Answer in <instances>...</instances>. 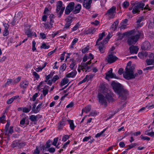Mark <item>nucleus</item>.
I'll return each instance as SVG.
<instances>
[{
  "label": "nucleus",
  "instance_id": "f257e3e1",
  "mask_svg": "<svg viewBox=\"0 0 154 154\" xmlns=\"http://www.w3.org/2000/svg\"><path fill=\"white\" fill-rule=\"evenodd\" d=\"M102 93L105 96V97L101 94H99L98 95L99 102L105 106H107V101L109 102L113 101V93L109 89L106 87L102 88Z\"/></svg>",
  "mask_w": 154,
  "mask_h": 154
},
{
  "label": "nucleus",
  "instance_id": "f03ea898",
  "mask_svg": "<svg viewBox=\"0 0 154 154\" xmlns=\"http://www.w3.org/2000/svg\"><path fill=\"white\" fill-rule=\"evenodd\" d=\"M111 85L114 91L121 97L122 101H125L128 94V91L124 89L121 84L114 81L112 82Z\"/></svg>",
  "mask_w": 154,
  "mask_h": 154
},
{
  "label": "nucleus",
  "instance_id": "7ed1b4c3",
  "mask_svg": "<svg viewBox=\"0 0 154 154\" xmlns=\"http://www.w3.org/2000/svg\"><path fill=\"white\" fill-rule=\"evenodd\" d=\"M133 33L134 35L129 36L127 39V43L129 45H134L138 41L140 37H143V33L142 31H135Z\"/></svg>",
  "mask_w": 154,
  "mask_h": 154
},
{
  "label": "nucleus",
  "instance_id": "20e7f679",
  "mask_svg": "<svg viewBox=\"0 0 154 154\" xmlns=\"http://www.w3.org/2000/svg\"><path fill=\"white\" fill-rule=\"evenodd\" d=\"M134 68L130 67L129 68H126L125 71L123 74V76L124 78L127 80L133 79L138 75V73L134 74L133 70Z\"/></svg>",
  "mask_w": 154,
  "mask_h": 154
},
{
  "label": "nucleus",
  "instance_id": "39448f33",
  "mask_svg": "<svg viewBox=\"0 0 154 154\" xmlns=\"http://www.w3.org/2000/svg\"><path fill=\"white\" fill-rule=\"evenodd\" d=\"M132 4L134 6L132 12L133 14L139 13L140 10H143L145 5L142 2H135L132 3Z\"/></svg>",
  "mask_w": 154,
  "mask_h": 154
},
{
  "label": "nucleus",
  "instance_id": "423d86ee",
  "mask_svg": "<svg viewBox=\"0 0 154 154\" xmlns=\"http://www.w3.org/2000/svg\"><path fill=\"white\" fill-rule=\"evenodd\" d=\"M110 38L109 36L108 35L106 38L104 39L103 41L100 42V45L98 47V48L100 52L101 53H103L105 49L104 45L106 44Z\"/></svg>",
  "mask_w": 154,
  "mask_h": 154
},
{
  "label": "nucleus",
  "instance_id": "0eeeda50",
  "mask_svg": "<svg viewBox=\"0 0 154 154\" xmlns=\"http://www.w3.org/2000/svg\"><path fill=\"white\" fill-rule=\"evenodd\" d=\"M116 7L114 6H112L107 11L106 14L109 18H113L116 13Z\"/></svg>",
  "mask_w": 154,
  "mask_h": 154
},
{
  "label": "nucleus",
  "instance_id": "6e6552de",
  "mask_svg": "<svg viewBox=\"0 0 154 154\" xmlns=\"http://www.w3.org/2000/svg\"><path fill=\"white\" fill-rule=\"evenodd\" d=\"M118 58L112 54L108 55L106 58V60L108 63H111L115 62Z\"/></svg>",
  "mask_w": 154,
  "mask_h": 154
},
{
  "label": "nucleus",
  "instance_id": "1a4fd4ad",
  "mask_svg": "<svg viewBox=\"0 0 154 154\" xmlns=\"http://www.w3.org/2000/svg\"><path fill=\"white\" fill-rule=\"evenodd\" d=\"M134 32V30H131L128 32H126L123 33H121L120 32H118L117 33V35L118 37L117 38L118 40H122L125 35H131Z\"/></svg>",
  "mask_w": 154,
  "mask_h": 154
},
{
  "label": "nucleus",
  "instance_id": "9d476101",
  "mask_svg": "<svg viewBox=\"0 0 154 154\" xmlns=\"http://www.w3.org/2000/svg\"><path fill=\"white\" fill-rule=\"evenodd\" d=\"M74 5V3L73 2H70L68 4L65 10V14H69L73 10Z\"/></svg>",
  "mask_w": 154,
  "mask_h": 154
},
{
  "label": "nucleus",
  "instance_id": "9b49d317",
  "mask_svg": "<svg viewBox=\"0 0 154 154\" xmlns=\"http://www.w3.org/2000/svg\"><path fill=\"white\" fill-rule=\"evenodd\" d=\"M42 117V116L39 114L36 116L32 115L29 116V119L31 121L34 122V124L35 125L38 120Z\"/></svg>",
  "mask_w": 154,
  "mask_h": 154
},
{
  "label": "nucleus",
  "instance_id": "f8f14e48",
  "mask_svg": "<svg viewBox=\"0 0 154 154\" xmlns=\"http://www.w3.org/2000/svg\"><path fill=\"white\" fill-rule=\"evenodd\" d=\"M141 48L143 50H148L151 48V45L149 42L145 41L143 43Z\"/></svg>",
  "mask_w": 154,
  "mask_h": 154
},
{
  "label": "nucleus",
  "instance_id": "ddd939ff",
  "mask_svg": "<svg viewBox=\"0 0 154 154\" xmlns=\"http://www.w3.org/2000/svg\"><path fill=\"white\" fill-rule=\"evenodd\" d=\"M106 77L111 78L117 79L116 75L112 73V69L111 68L110 70L108 71L107 73H105Z\"/></svg>",
  "mask_w": 154,
  "mask_h": 154
},
{
  "label": "nucleus",
  "instance_id": "4468645a",
  "mask_svg": "<svg viewBox=\"0 0 154 154\" xmlns=\"http://www.w3.org/2000/svg\"><path fill=\"white\" fill-rule=\"evenodd\" d=\"M91 0H84L83 6L86 9H89L91 7Z\"/></svg>",
  "mask_w": 154,
  "mask_h": 154
},
{
  "label": "nucleus",
  "instance_id": "2eb2a0df",
  "mask_svg": "<svg viewBox=\"0 0 154 154\" xmlns=\"http://www.w3.org/2000/svg\"><path fill=\"white\" fill-rule=\"evenodd\" d=\"M139 48L137 46H132L129 48L130 52L131 54L137 53Z\"/></svg>",
  "mask_w": 154,
  "mask_h": 154
},
{
  "label": "nucleus",
  "instance_id": "dca6fc26",
  "mask_svg": "<svg viewBox=\"0 0 154 154\" xmlns=\"http://www.w3.org/2000/svg\"><path fill=\"white\" fill-rule=\"evenodd\" d=\"M72 18L70 17H69L66 19V23L65 25L64 28L68 29L70 26L72 22Z\"/></svg>",
  "mask_w": 154,
  "mask_h": 154
},
{
  "label": "nucleus",
  "instance_id": "f3484780",
  "mask_svg": "<svg viewBox=\"0 0 154 154\" xmlns=\"http://www.w3.org/2000/svg\"><path fill=\"white\" fill-rule=\"evenodd\" d=\"M23 143H20L18 140H15L13 142L11 146L13 148L15 147L16 146H18L20 147H21L22 146Z\"/></svg>",
  "mask_w": 154,
  "mask_h": 154
},
{
  "label": "nucleus",
  "instance_id": "a211bd4d",
  "mask_svg": "<svg viewBox=\"0 0 154 154\" xmlns=\"http://www.w3.org/2000/svg\"><path fill=\"white\" fill-rule=\"evenodd\" d=\"M28 85L29 82L27 81L24 80L20 82V86L21 88L25 89L27 87Z\"/></svg>",
  "mask_w": 154,
  "mask_h": 154
},
{
  "label": "nucleus",
  "instance_id": "6ab92c4d",
  "mask_svg": "<svg viewBox=\"0 0 154 154\" xmlns=\"http://www.w3.org/2000/svg\"><path fill=\"white\" fill-rule=\"evenodd\" d=\"M81 5L78 4L75 7V10H73V12L75 14H76L79 12L81 8Z\"/></svg>",
  "mask_w": 154,
  "mask_h": 154
},
{
  "label": "nucleus",
  "instance_id": "aec40b11",
  "mask_svg": "<svg viewBox=\"0 0 154 154\" xmlns=\"http://www.w3.org/2000/svg\"><path fill=\"white\" fill-rule=\"evenodd\" d=\"M105 36V32H103L102 33H100L99 34L98 36L99 38L97 40L96 42V44L95 45H100V43H98V42L101 41L103 38V37Z\"/></svg>",
  "mask_w": 154,
  "mask_h": 154
},
{
  "label": "nucleus",
  "instance_id": "412c9836",
  "mask_svg": "<svg viewBox=\"0 0 154 154\" xmlns=\"http://www.w3.org/2000/svg\"><path fill=\"white\" fill-rule=\"evenodd\" d=\"M77 71L75 70H73L71 72H70L66 75V77L67 78H72L75 77L77 74Z\"/></svg>",
  "mask_w": 154,
  "mask_h": 154
},
{
  "label": "nucleus",
  "instance_id": "4be33fe9",
  "mask_svg": "<svg viewBox=\"0 0 154 154\" xmlns=\"http://www.w3.org/2000/svg\"><path fill=\"white\" fill-rule=\"evenodd\" d=\"M119 23V20H116L113 23V24L111 25L110 29L113 31L116 29L117 27L118 24Z\"/></svg>",
  "mask_w": 154,
  "mask_h": 154
},
{
  "label": "nucleus",
  "instance_id": "5701e85b",
  "mask_svg": "<svg viewBox=\"0 0 154 154\" xmlns=\"http://www.w3.org/2000/svg\"><path fill=\"white\" fill-rule=\"evenodd\" d=\"M18 97H19V96H14L7 100L6 103L8 104H10L13 102L14 100L18 98Z\"/></svg>",
  "mask_w": 154,
  "mask_h": 154
},
{
  "label": "nucleus",
  "instance_id": "b1692460",
  "mask_svg": "<svg viewBox=\"0 0 154 154\" xmlns=\"http://www.w3.org/2000/svg\"><path fill=\"white\" fill-rule=\"evenodd\" d=\"M65 120L64 119H63L60 122L59 125L58 126V129H62L63 127L65 125Z\"/></svg>",
  "mask_w": 154,
  "mask_h": 154
},
{
  "label": "nucleus",
  "instance_id": "393cba45",
  "mask_svg": "<svg viewBox=\"0 0 154 154\" xmlns=\"http://www.w3.org/2000/svg\"><path fill=\"white\" fill-rule=\"evenodd\" d=\"M25 33L27 35L28 37H31L33 36V32H32L29 29L25 30Z\"/></svg>",
  "mask_w": 154,
  "mask_h": 154
},
{
  "label": "nucleus",
  "instance_id": "a878e982",
  "mask_svg": "<svg viewBox=\"0 0 154 154\" xmlns=\"http://www.w3.org/2000/svg\"><path fill=\"white\" fill-rule=\"evenodd\" d=\"M69 81V80L67 78H64L60 82V85L63 86L67 84Z\"/></svg>",
  "mask_w": 154,
  "mask_h": 154
},
{
  "label": "nucleus",
  "instance_id": "bb28decb",
  "mask_svg": "<svg viewBox=\"0 0 154 154\" xmlns=\"http://www.w3.org/2000/svg\"><path fill=\"white\" fill-rule=\"evenodd\" d=\"M146 62L148 65H154V60L152 59H147L146 60Z\"/></svg>",
  "mask_w": 154,
  "mask_h": 154
},
{
  "label": "nucleus",
  "instance_id": "cd10ccee",
  "mask_svg": "<svg viewBox=\"0 0 154 154\" xmlns=\"http://www.w3.org/2000/svg\"><path fill=\"white\" fill-rule=\"evenodd\" d=\"M68 121L69 123V124L71 130H73L74 128V125L73 122V121L72 120H67Z\"/></svg>",
  "mask_w": 154,
  "mask_h": 154
},
{
  "label": "nucleus",
  "instance_id": "c85d7f7f",
  "mask_svg": "<svg viewBox=\"0 0 154 154\" xmlns=\"http://www.w3.org/2000/svg\"><path fill=\"white\" fill-rule=\"evenodd\" d=\"M96 31L95 29V28H93L92 29H89L88 30L86 31L85 32V33L86 34H93L94 32H95Z\"/></svg>",
  "mask_w": 154,
  "mask_h": 154
},
{
  "label": "nucleus",
  "instance_id": "c756f323",
  "mask_svg": "<svg viewBox=\"0 0 154 154\" xmlns=\"http://www.w3.org/2000/svg\"><path fill=\"white\" fill-rule=\"evenodd\" d=\"M42 104V103H41L38 105L35 109V113H37L39 112L41 108Z\"/></svg>",
  "mask_w": 154,
  "mask_h": 154
},
{
  "label": "nucleus",
  "instance_id": "7c9ffc66",
  "mask_svg": "<svg viewBox=\"0 0 154 154\" xmlns=\"http://www.w3.org/2000/svg\"><path fill=\"white\" fill-rule=\"evenodd\" d=\"M31 109V106L30 105L29 108L24 107L23 108V111L24 112L28 113Z\"/></svg>",
  "mask_w": 154,
  "mask_h": 154
},
{
  "label": "nucleus",
  "instance_id": "2f4dec72",
  "mask_svg": "<svg viewBox=\"0 0 154 154\" xmlns=\"http://www.w3.org/2000/svg\"><path fill=\"white\" fill-rule=\"evenodd\" d=\"M87 63H82L81 69H85L86 70L87 68L88 67Z\"/></svg>",
  "mask_w": 154,
  "mask_h": 154
},
{
  "label": "nucleus",
  "instance_id": "473e14b6",
  "mask_svg": "<svg viewBox=\"0 0 154 154\" xmlns=\"http://www.w3.org/2000/svg\"><path fill=\"white\" fill-rule=\"evenodd\" d=\"M91 109V105H88L85 107V112L86 113H87L90 111Z\"/></svg>",
  "mask_w": 154,
  "mask_h": 154
},
{
  "label": "nucleus",
  "instance_id": "72a5a7b5",
  "mask_svg": "<svg viewBox=\"0 0 154 154\" xmlns=\"http://www.w3.org/2000/svg\"><path fill=\"white\" fill-rule=\"evenodd\" d=\"M129 4L128 2H124L122 4L123 7L124 8H126L129 6Z\"/></svg>",
  "mask_w": 154,
  "mask_h": 154
},
{
  "label": "nucleus",
  "instance_id": "f704fd0d",
  "mask_svg": "<svg viewBox=\"0 0 154 154\" xmlns=\"http://www.w3.org/2000/svg\"><path fill=\"white\" fill-rule=\"evenodd\" d=\"M78 41V39L77 38H75L73 40L72 42L71 45L70 46L71 48H73V45L75 44Z\"/></svg>",
  "mask_w": 154,
  "mask_h": 154
},
{
  "label": "nucleus",
  "instance_id": "c9c22d12",
  "mask_svg": "<svg viewBox=\"0 0 154 154\" xmlns=\"http://www.w3.org/2000/svg\"><path fill=\"white\" fill-rule=\"evenodd\" d=\"M10 125V122L9 121H8L6 125H5V131L6 132V133H7L8 131V129Z\"/></svg>",
  "mask_w": 154,
  "mask_h": 154
},
{
  "label": "nucleus",
  "instance_id": "e433bc0d",
  "mask_svg": "<svg viewBox=\"0 0 154 154\" xmlns=\"http://www.w3.org/2000/svg\"><path fill=\"white\" fill-rule=\"evenodd\" d=\"M13 82V81L12 79H8L5 85V86L6 87L7 86L9 85L10 84L12 85V84Z\"/></svg>",
  "mask_w": 154,
  "mask_h": 154
},
{
  "label": "nucleus",
  "instance_id": "4c0bfd02",
  "mask_svg": "<svg viewBox=\"0 0 154 154\" xmlns=\"http://www.w3.org/2000/svg\"><path fill=\"white\" fill-rule=\"evenodd\" d=\"M64 9L65 8L63 7H61L60 11L58 14V17H60L61 14H63Z\"/></svg>",
  "mask_w": 154,
  "mask_h": 154
},
{
  "label": "nucleus",
  "instance_id": "58836bf2",
  "mask_svg": "<svg viewBox=\"0 0 154 154\" xmlns=\"http://www.w3.org/2000/svg\"><path fill=\"white\" fill-rule=\"evenodd\" d=\"M50 46L49 45H46V44L44 43H42V46H41V48L48 49L49 48Z\"/></svg>",
  "mask_w": 154,
  "mask_h": 154
},
{
  "label": "nucleus",
  "instance_id": "ea45409f",
  "mask_svg": "<svg viewBox=\"0 0 154 154\" xmlns=\"http://www.w3.org/2000/svg\"><path fill=\"white\" fill-rule=\"evenodd\" d=\"M66 65L65 63H63L60 68V70H61L62 71H64L66 69Z\"/></svg>",
  "mask_w": 154,
  "mask_h": 154
},
{
  "label": "nucleus",
  "instance_id": "a19ab883",
  "mask_svg": "<svg viewBox=\"0 0 154 154\" xmlns=\"http://www.w3.org/2000/svg\"><path fill=\"white\" fill-rule=\"evenodd\" d=\"M21 78L20 77H18L16 79L14 80L12 82V84L14 85L15 84L18 83L20 80Z\"/></svg>",
  "mask_w": 154,
  "mask_h": 154
},
{
  "label": "nucleus",
  "instance_id": "79ce46f5",
  "mask_svg": "<svg viewBox=\"0 0 154 154\" xmlns=\"http://www.w3.org/2000/svg\"><path fill=\"white\" fill-rule=\"evenodd\" d=\"M137 145V143H132L130 145H128L129 148L127 149L126 150H128L129 149H131Z\"/></svg>",
  "mask_w": 154,
  "mask_h": 154
},
{
  "label": "nucleus",
  "instance_id": "37998d69",
  "mask_svg": "<svg viewBox=\"0 0 154 154\" xmlns=\"http://www.w3.org/2000/svg\"><path fill=\"white\" fill-rule=\"evenodd\" d=\"M51 142V141L50 140H48V141L46 143V146L45 147V149L46 148H49L51 146V145L50 144V143Z\"/></svg>",
  "mask_w": 154,
  "mask_h": 154
},
{
  "label": "nucleus",
  "instance_id": "c03bdc74",
  "mask_svg": "<svg viewBox=\"0 0 154 154\" xmlns=\"http://www.w3.org/2000/svg\"><path fill=\"white\" fill-rule=\"evenodd\" d=\"M5 112L3 113V115L1 117H0V122H2L3 121L5 120Z\"/></svg>",
  "mask_w": 154,
  "mask_h": 154
},
{
  "label": "nucleus",
  "instance_id": "a18cd8bd",
  "mask_svg": "<svg viewBox=\"0 0 154 154\" xmlns=\"http://www.w3.org/2000/svg\"><path fill=\"white\" fill-rule=\"evenodd\" d=\"M141 139L144 140H149L150 139V138L147 136H143L142 135H141L140 136Z\"/></svg>",
  "mask_w": 154,
  "mask_h": 154
},
{
  "label": "nucleus",
  "instance_id": "49530a36",
  "mask_svg": "<svg viewBox=\"0 0 154 154\" xmlns=\"http://www.w3.org/2000/svg\"><path fill=\"white\" fill-rule=\"evenodd\" d=\"M97 114V112L96 111H93L91 112L90 113L89 116H96Z\"/></svg>",
  "mask_w": 154,
  "mask_h": 154
},
{
  "label": "nucleus",
  "instance_id": "de8ad7c7",
  "mask_svg": "<svg viewBox=\"0 0 154 154\" xmlns=\"http://www.w3.org/2000/svg\"><path fill=\"white\" fill-rule=\"evenodd\" d=\"M106 130V129H105L103 130V131H101L100 133H98L97 134L95 135L96 137H100Z\"/></svg>",
  "mask_w": 154,
  "mask_h": 154
},
{
  "label": "nucleus",
  "instance_id": "09e8293b",
  "mask_svg": "<svg viewBox=\"0 0 154 154\" xmlns=\"http://www.w3.org/2000/svg\"><path fill=\"white\" fill-rule=\"evenodd\" d=\"M59 78L57 75H55L52 79V81L53 82H55L57 80L59 79Z\"/></svg>",
  "mask_w": 154,
  "mask_h": 154
},
{
  "label": "nucleus",
  "instance_id": "8fccbe9b",
  "mask_svg": "<svg viewBox=\"0 0 154 154\" xmlns=\"http://www.w3.org/2000/svg\"><path fill=\"white\" fill-rule=\"evenodd\" d=\"M69 136L68 135H64L62 139V141L63 142H65L66 140L69 138Z\"/></svg>",
  "mask_w": 154,
  "mask_h": 154
},
{
  "label": "nucleus",
  "instance_id": "3c124183",
  "mask_svg": "<svg viewBox=\"0 0 154 154\" xmlns=\"http://www.w3.org/2000/svg\"><path fill=\"white\" fill-rule=\"evenodd\" d=\"M58 137L55 138L54 139L53 142L52 143L53 145L55 146L56 145L58 141Z\"/></svg>",
  "mask_w": 154,
  "mask_h": 154
},
{
  "label": "nucleus",
  "instance_id": "603ef678",
  "mask_svg": "<svg viewBox=\"0 0 154 154\" xmlns=\"http://www.w3.org/2000/svg\"><path fill=\"white\" fill-rule=\"evenodd\" d=\"M26 118V117L23 118L20 121V125H23L24 124Z\"/></svg>",
  "mask_w": 154,
  "mask_h": 154
},
{
  "label": "nucleus",
  "instance_id": "864d4df0",
  "mask_svg": "<svg viewBox=\"0 0 154 154\" xmlns=\"http://www.w3.org/2000/svg\"><path fill=\"white\" fill-rule=\"evenodd\" d=\"M79 25V23H77L76 25L72 28V31H75L77 30V29L78 28Z\"/></svg>",
  "mask_w": 154,
  "mask_h": 154
},
{
  "label": "nucleus",
  "instance_id": "5fc2aeb1",
  "mask_svg": "<svg viewBox=\"0 0 154 154\" xmlns=\"http://www.w3.org/2000/svg\"><path fill=\"white\" fill-rule=\"evenodd\" d=\"M36 43L34 41H33L32 42V50L34 51L36 50L35 48V45Z\"/></svg>",
  "mask_w": 154,
  "mask_h": 154
},
{
  "label": "nucleus",
  "instance_id": "6e6d98bb",
  "mask_svg": "<svg viewBox=\"0 0 154 154\" xmlns=\"http://www.w3.org/2000/svg\"><path fill=\"white\" fill-rule=\"evenodd\" d=\"M32 75L35 76L37 79H38L39 78L38 75L35 72H33Z\"/></svg>",
  "mask_w": 154,
  "mask_h": 154
},
{
  "label": "nucleus",
  "instance_id": "4d7b16f0",
  "mask_svg": "<svg viewBox=\"0 0 154 154\" xmlns=\"http://www.w3.org/2000/svg\"><path fill=\"white\" fill-rule=\"evenodd\" d=\"M91 136H89L88 137H85L83 140V141L85 142L91 138Z\"/></svg>",
  "mask_w": 154,
  "mask_h": 154
},
{
  "label": "nucleus",
  "instance_id": "13d9d810",
  "mask_svg": "<svg viewBox=\"0 0 154 154\" xmlns=\"http://www.w3.org/2000/svg\"><path fill=\"white\" fill-rule=\"evenodd\" d=\"M75 65V62L72 61L69 67L71 69H73Z\"/></svg>",
  "mask_w": 154,
  "mask_h": 154
},
{
  "label": "nucleus",
  "instance_id": "bf43d9fd",
  "mask_svg": "<svg viewBox=\"0 0 154 154\" xmlns=\"http://www.w3.org/2000/svg\"><path fill=\"white\" fill-rule=\"evenodd\" d=\"M44 27L46 29H51V28L50 27L49 24L48 23H46L44 24Z\"/></svg>",
  "mask_w": 154,
  "mask_h": 154
},
{
  "label": "nucleus",
  "instance_id": "052dcab7",
  "mask_svg": "<svg viewBox=\"0 0 154 154\" xmlns=\"http://www.w3.org/2000/svg\"><path fill=\"white\" fill-rule=\"evenodd\" d=\"M9 34V32L8 29H4V31L3 33V35L4 36H6Z\"/></svg>",
  "mask_w": 154,
  "mask_h": 154
},
{
  "label": "nucleus",
  "instance_id": "680f3d73",
  "mask_svg": "<svg viewBox=\"0 0 154 154\" xmlns=\"http://www.w3.org/2000/svg\"><path fill=\"white\" fill-rule=\"evenodd\" d=\"M41 38L44 39L46 38V35L43 33H40L39 34Z\"/></svg>",
  "mask_w": 154,
  "mask_h": 154
},
{
  "label": "nucleus",
  "instance_id": "e2e57ef3",
  "mask_svg": "<svg viewBox=\"0 0 154 154\" xmlns=\"http://www.w3.org/2000/svg\"><path fill=\"white\" fill-rule=\"evenodd\" d=\"M38 96V93H36L35 94H34L32 97V100L33 101H35L36 99V98Z\"/></svg>",
  "mask_w": 154,
  "mask_h": 154
},
{
  "label": "nucleus",
  "instance_id": "0e129e2a",
  "mask_svg": "<svg viewBox=\"0 0 154 154\" xmlns=\"http://www.w3.org/2000/svg\"><path fill=\"white\" fill-rule=\"evenodd\" d=\"M43 94L45 97L48 93V89H44L43 90Z\"/></svg>",
  "mask_w": 154,
  "mask_h": 154
},
{
  "label": "nucleus",
  "instance_id": "69168bd1",
  "mask_svg": "<svg viewBox=\"0 0 154 154\" xmlns=\"http://www.w3.org/2000/svg\"><path fill=\"white\" fill-rule=\"evenodd\" d=\"M88 48H87V47H85V48L82 49V52L83 53H85L88 51Z\"/></svg>",
  "mask_w": 154,
  "mask_h": 154
},
{
  "label": "nucleus",
  "instance_id": "338daca9",
  "mask_svg": "<svg viewBox=\"0 0 154 154\" xmlns=\"http://www.w3.org/2000/svg\"><path fill=\"white\" fill-rule=\"evenodd\" d=\"M62 2L61 1H59L57 2V6L59 7V8H61L62 7Z\"/></svg>",
  "mask_w": 154,
  "mask_h": 154
},
{
  "label": "nucleus",
  "instance_id": "774afa93",
  "mask_svg": "<svg viewBox=\"0 0 154 154\" xmlns=\"http://www.w3.org/2000/svg\"><path fill=\"white\" fill-rule=\"evenodd\" d=\"M40 151L38 148L37 147L35 150H34V153L35 154H39Z\"/></svg>",
  "mask_w": 154,
  "mask_h": 154
}]
</instances>
